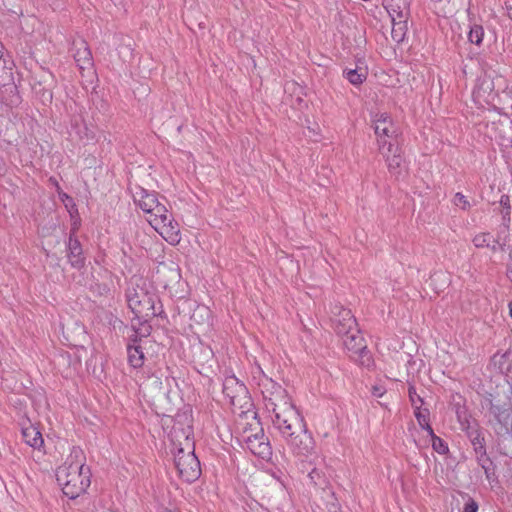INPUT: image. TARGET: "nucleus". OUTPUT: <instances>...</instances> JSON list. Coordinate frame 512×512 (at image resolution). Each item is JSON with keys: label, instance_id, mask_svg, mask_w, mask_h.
Returning <instances> with one entry per match:
<instances>
[{"label": "nucleus", "instance_id": "obj_29", "mask_svg": "<svg viewBox=\"0 0 512 512\" xmlns=\"http://www.w3.org/2000/svg\"><path fill=\"white\" fill-rule=\"evenodd\" d=\"M430 439H431V443H432V448L435 452L441 454V455H444L446 453H448L449 451V448H448V445L447 443L441 439L440 437H438L434 431H432V434H428Z\"/></svg>", "mask_w": 512, "mask_h": 512}, {"label": "nucleus", "instance_id": "obj_19", "mask_svg": "<svg viewBox=\"0 0 512 512\" xmlns=\"http://www.w3.org/2000/svg\"><path fill=\"white\" fill-rule=\"evenodd\" d=\"M21 432L22 438L27 445L34 449H41L43 447L44 439L37 427L29 424L27 426H23Z\"/></svg>", "mask_w": 512, "mask_h": 512}, {"label": "nucleus", "instance_id": "obj_47", "mask_svg": "<svg viewBox=\"0 0 512 512\" xmlns=\"http://www.w3.org/2000/svg\"><path fill=\"white\" fill-rule=\"evenodd\" d=\"M2 55H3V46L0 45V58L2 57Z\"/></svg>", "mask_w": 512, "mask_h": 512}, {"label": "nucleus", "instance_id": "obj_24", "mask_svg": "<svg viewBox=\"0 0 512 512\" xmlns=\"http://www.w3.org/2000/svg\"><path fill=\"white\" fill-rule=\"evenodd\" d=\"M494 361L502 374L512 373V351H506L499 356H495Z\"/></svg>", "mask_w": 512, "mask_h": 512}, {"label": "nucleus", "instance_id": "obj_12", "mask_svg": "<svg viewBox=\"0 0 512 512\" xmlns=\"http://www.w3.org/2000/svg\"><path fill=\"white\" fill-rule=\"evenodd\" d=\"M380 153L385 158L389 172L398 177L403 169V158L401 148L397 142H389L388 146Z\"/></svg>", "mask_w": 512, "mask_h": 512}, {"label": "nucleus", "instance_id": "obj_23", "mask_svg": "<svg viewBox=\"0 0 512 512\" xmlns=\"http://www.w3.org/2000/svg\"><path fill=\"white\" fill-rule=\"evenodd\" d=\"M127 356L129 364L134 368L142 367L144 363V353L139 345L133 344L127 346Z\"/></svg>", "mask_w": 512, "mask_h": 512}, {"label": "nucleus", "instance_id": "obj_2", "mask_svg": "<svg viewBox=\"0 0 512 512\" xmlns=\"http://www.w3.org/2000/svg\"><path fill=\"white\" fill-rule=\"evenodd\" d=\"M263 395L265 409L272 413V423L275 428L281 427L289 421L301 416L292 404L286 390L267 376L259 382Z\"/></svg>", "mask_w": 512, "mask_h": 512}, {"label": "nucleus", "instance_id": "obj_31", "mask_svg": "<svg viewBox=\"0 0 512 512\" xmlns=\"http://www.w3.org/2000/svg\"><path fill=\"white\" fill-rule=\"evenodd\" d=\"M472 242L477 248H485L489 246V242H492V235L489 232L479 233L475 235Z\"/></svg>", "mask_w": 512, "mask_h": 512}, {"label": "nucleus", "instance_id": "obj_3", "mask_svg": "<svg viewBox=\"0 0 512 512\" xmlns=\"http://www.w3.org/2000/svg\"><path fill=\"white\" fill-rule=\"evenodd\" d=\"M293 454L301 462L314 463L318 458L315 450V440L308 431L304 418L299 416L288 423L276 428Z\"/></svg>", "mask_w": 512, "mask_h": 512}, {"label": "nucleus", "instance_id": "obj_5", "mask_svg": "<svg viewBox=\"0 0 512 512\" xmlns=\"http://www.w3.org/2000/svg\"><path fill=\"white\" fill-rule=\"evenodd\" d=\"M146 219L166 241L171 244L180 242L179 225L163 203L157 202L151 211L147 212Z\"/></svg>", "mask_w": 512, "mask_h": 512}, {"label": "nucleus", "instance_id": "obj_13", "mask_svg": "<svg viewBox=\"0 0 512 512\" xmlns=\"http://www.w3.org/2000/svg\"><path fill=\"white\" fill-rule=\"evenodd\" d=\"M73 57L80 70H91L93 68L92 54L84 40L73 43Z\"/></svg>", "mask_w": 512, "mask_h": 512}, {"label": "nucleus", "instance_id": "obj_9", "mask_svg": "<svg viewBox=\"0 0 512 512\" xmlns=\"http://www.w3.org/2000/svg\"><path fill=\"white\" fill-rule=\"evenodd\" d=\"M374 130L377 135L379 151L388 146L398 136V131L387 113H378L374 117Z\"/></svg>", "mask_w": 512, "mask_h": 512}, {"label": "nucleus", "instance_id": "obj_6", "mask_svg": "<svg viewBox=\"0 0 512 512\" xmlns=\"http://www.w3.org/2000/svg\"><path fill=\"white\" fill-rule=\"evenodd\" d=\"M186 449L178 448L174 456L175 467L179 476L186 482H194L201 475L200 461L194 453V445L186 436Z\"/></svg>", "mask_w": 512, "mask_h": 512}, {"label": "nucleus", "instance_id": "obj_22", "mask_svg": "<svg viewBox=\"0 0 512 512\" xmlns=\"http://www.w3.org/2000/svg\"><path fill=\"white\" fill-rule=\"evenodd\" d=\"M407 20L408 18H399L395 19V21H392L391 36L392 39L397 43H401L405 39L406 33L408 31Z\"/></svg>", "mask_w": 512, "mask_h": 512}, {"label": "nucleus", "instance_id": "obj_10", "mask_svg": "<svg viewBox=\"0 0 512 512\" xmlns=\"http://www.w3.org/2000/svg\"><path fill=\"white\" fill-rule=\"evenodd\" d=\"M331 314L333 328L339 336L357 328L356 319L351 311L340 304H334L331 307Z\"/></svg>", "mask_w": 512, "mask_h": 512}, {"label": "nucleus", "instance_id": "obj_33", "mask_svg": "<svg viewBox=\"0 0 512 512\" xmlns=\"http://www.w3.org/2000/svg\"><path fill=\"white\" fill-rule=\"evenodd\" d=\"M492 125H493V128H495V131L497 132V134L495 135V138L499 141L506 140L504 128L512 129V126L507 122H506V124L501 123V122L492 123Z\"/></svg>", "mask_w": 512, "mask_h": 512}, {"label": "nucleus", "instance_id": "obj_16", "mask_svg": "<svg viewBox=\"0 0 512 512\" xmlns=\"http://www.w3.org/2000/svg\"><path fill=\"white\" fill-rule=\"evenodd\" d=\"M69 133L71 136L74 135L80 140L85 139L89 141L94 139V133L92 129L86 125L81 115H76L71 118Z\"/></svg>", "mask_w": 512, "mask_h": 512}, {"label": "nucleus", "instance_id": "obj_21", "mask_svg": "<svg viewBox=\"0 0 512 512\" xmlns=\"http://www.w3.org/2000/svg\"><path fill=\"white\" fill-rule=\"evenodd\" d=\"M466 432L476 454L481 455V457H485V439L482 432L476 427H471L470 429L466 430Z\"/></svg>", "mask_w": 512, "mask_h": 512}, {"label": "nucleus", "instance_id": "obj_18", "mask_svg": "<svg viewBox=\"0 0 512 512\" xmlns=\"http://www.w3.org/2000/svg\"><path fill=\"white\" fill-rule=\"evenodd\" d=\"M386 9L391 21L401 18H409L410 8L408 0H387Z\"/></svg>", "mask_w": 512, "mask_h": 512}, {"label": "nucleus", "instance_id": "obj_40", "mask_svg": "<svg viewBox=\"0 0 512 512\" xmlns=\"http://www.w3.org/2000/svg\"><path fill=\"white\" fill-rule=\"evenodd\" d=\"M384 394V390L381 387H373V395L376 397H382Z\"/></svg>", "mask_w": 512, "mask_h": 512}, {"label": "nucleus", "instance_id": "obj_44", "mask_svg": "<svg viewBox=\"0 0 512 512\" xmlns=\"http://www.w3.org/2000/svg\"><path fill=\"white\" fill-rule=\"evenodd\" d=\"M508 272L512 275V259H511V262L508 265Z\"/></svg>", "mask_w": 512, "mask_h": 512}, {"label": "nucleus", "instance_id": "obj_14", "mask_svg": "<svg viewBox=\"0 0 512 512\" xmlns=\"http://www.w3.org/2000/svg\"><path fill=\"white\" fill-rule=\"evenodd\" d=\"M491 413L494 415L496 421L500 424L501 428L499 434H506L512 430V409L508 405H491Z\"/></svg>", "mask_w": 512, "mask_h": 512}, {"label": "nucleus", "instance_id": "obj_39", "mask_svg": "<svg viewBox=\"0 0 512 512\" xmlns=\"http://www.w3.org/2000/svg\"><path fill=\"white\" fill-rule=\"evenodd\" d=\"M320 474L318 472L317 469H313L310 473H309V477L311 479L312 482L316 483V479L319 478Z\"/></svg>", "mask_w": 512, "mask_h": 512}, {"label": "nucleus", "instance_id": "obj_41", "mask_svg": "<svg viewBox=\"0 0 512 512\" xmlns=\"http://www.w3.org/2000/svg\"><path fill=\"white\" fill-rule=\"evenodd\" d=\"M59 197L63 202H65L66 200H69L70 202H72V199L69 197V195L62 191H59Z\"/></svg>", "mask_w": 512, "mask_h": 512}, {"label": "nucleus", "instance_id": "obj_17", "mask_svg": "<svg viewBox=\"0 0 512 512\" xmlns=\"http://www.w3.org/2000/svg\"><path fill=\"white\" fill-rule=\"evenodd\" d=\"M82 253L83 251L79 240L74 237V233H71L68 242V259L73 267L80 268L84 265Z\"/></svg>", "mask_w": 512, "mask_h": 512}, {"label": "nucleus", "instance_id": "obj_48", "mask_svg": "<svg viewBox=\"0 0 512 512\" xmlns=\"http://www.w3.org/2000/svg\"><path fill=\"white\" fill-rule=\"evenodd\" d=\"M164 512H180L178 510H170V509H166Z\"/></svg>", "mask_w": 512, "mask_h": 512}, {"label": "nucleus", "instance_id": "obj_25", "mask_svg": "<svg viewBox=\"0 0 512 512\" xmlns=\"http://www.w3.org/2000/svg\"><path fill=\"white\" fill-rule=\"evenodd\" d=\"M414 415L421 428L424 429L428 434H432L433 429L429 423V410L426 408L421 409V406H416Z\"/></svg>", "mask_w": 512, "mask_h": 512}, {"label": "nucleus", "instance_id": "obj_28", "mask_svg": "<svg viewBox=\"0 0 512 512\" xmlns=\"http://www.w3.org/2000/svg\"><path fill=\"white\" fill-rule=\"evenodd\" d=\"M500 206L502 207L500 214L502 216V223L510 224L511 220V206H510V198L508 195H502L499 201Z\"/></svg>", "mask_w": 512, "mask_h": 512}, {"label": "nucleus", "instance_id": "obj_30", "mask_svg": "<svg viewBox=\"0 0 512 512\" xmlns=\"http://www.w3.org/2000/svg\"><path fill=\"white\" fill-rule=\"evenodd\" d=\"M484 36V29L481 25L474 24L470 27L468 39L471 43L480 45Z\"/></svg>", "mask_w": 512, "mask_h": 512}, {"label": "nucleus", "instance_id": "obj_32", "mask_svg": "<svg viewBox=\"0 0 512 512\" xmlns=\"http://www.w3.org/2000/svg\"><path fill=\"white\" fill-rule=\"evenodd\" d=\"M453 203L455 206L459 207L462 210H468L471 207V204L468 201L467 197L460 192H457L454 195Z\"/></svg>", "mask_w": 512, "mask_h": 512}, {"label": "nucleus", "instance_id": "obj_20", "mask_svg": "<svg viewBox=\"0 0 512 512\" xmlns=\"http://www.w3.org/2000/svg\"><path fill=\"white\" fill-rule=\"evenodd\" d=\"M141 388L145 393H148L151 396H156L157 394L163 393V383L161 376L153 373L142 382Z\"/></svg>", "mask_w": 512, "mask_h": 512}, {"label": "nucleus", "instance_id": "obj_37", "mask_svg": "<svg viewBox=\"0 0 512 512\" xmlns=\"http://www.w3.org/2000/svg\"><path fill=\"white\" fill-rule=\"evenodd\" d=\"M478 462L484 469L485 473L488 474L489 466H490V460L485 454V457H481V455H478Z\"/></svg>", "mask_w": 512, "mask_h": 512}, {"label": "nucleus", "instance_id": "obj_35", "mask_svg": "<svg viewBox=\"0 0 512 512\" xmlns=\"http://www.w3.org/2000/svg\"><path fill=\"white\" fill-rule=\"evenodd\" d=\"M408 393H409L410 401L415 408H416V406L422 405L423 400L421 399V397L419 395H417L416 389L414 387H412V386L409 387Z\"/></svg>", "mask_w": 512, "mask_h": 512}, {"label": "nucleus", "instance_id": "obj_38", "mask_svg": "<svg viewBox=\"0 0 512 512\" xmlns=\"http://www.w3.org/2000/svg\"><path fill=\"white\" fill-rule=\"evenodd\" d=\"M498 243L495 242L494 236H492V242H489V246H486L485 248L490 249L492 252H498V251H505L503 247H497Z\"/></svg>", "mask_w": 512, "mask_h": 512}, {"label": "nucleus", "instance_id": "obj_46", "mask_svg": "<svg viewBox=\"0 0 512 512\" xmlns=\"http://www.w3.org/2000/svg\"><path fill=\"white\" fill-rule=\"evenodd\" d=\"M50 181L53 182L57 186V188L59 189L58 183H57V181L55 179L50 178Z\"/></svg>", "mask_w": 512, "mask_h": 512}, {"label": "nucleus", "instance_id": "obj_4", "mask_svg": "<svg viewBox=\"0 0 512 512\" xmlns=\"http://www.w3.org/2000/svg\"><path fill=\"white\" fill-rule=\"evenodd\" d=\"M128 306L134 315L139 319L155 317L158 312L155 308L157 296L150 292L142 279H136L126 292Z\"/></svg>", "mask_w": 512, "mask_h": 512}, {"label": "nucleus", "instance_id": "obj_43", "mask_svg": "<svg viewBox=\"0 0 512 512\" xmlns=\"http://www.w3.org/2000/svg\"><path fill=\"white\" fill-rule=\"evenodd\" d=\"M507 9L509 10L510 17L512 18V0L508 1Z\"/></svg>", "mask_w": 512, "mask_h": 512}, {"label": "nucleus", "instance_id": "obj_11", "mask_svg": "<svg viewBox=\"0 0 512 512\" xmlns=\"http://www.w3.org/2000/svg\"><path fill=\"white\" fill-rule=\"evenodd\" d=\"M247 448L256 456L262 459H269L272 455V448L269 439L265 436L262 428L250 435L244 436Z\"/></svg>", "mask_w": 512, "mask_h": 512}, {"label": "nucleus", "instance_id": "obj_26", "mask_svg": "<svg viewBox=\"0 0 512 512\" xmlns=\"http://www.w3.org/2000/svg\"><path fill=\"white\" fill-rule=\"evenodd\" d=\"M343 76L353 85L362 84L367 77V73L362 69H344Z\"/></svg>", "mask_w": 512, "mask_h": 512}, {"label": "nucleus", "instance_id": "obj_45", "mask_svg": "<svg viewBox=\"0 0 512 512\" xmlns=\"http://www.w3.org/2000/svg\"><path fill=\"white\" fill-rule=\"evenodd\" d=\"M509 313H510V316L512 317V300L509 303Z\"/></svg>", "mask_w": 512, "mask_h": 512}, {"label": "nucleus", "instance_id": "obj_15", "mask_svg": "<svg viewBox=\"0 0 512 512\" xmlns=\"http://www.w3.org/2000/svg\"><path fill=\"white\" fill-rule=\"evenodd\" d=\"M134 202L136 205L147 214L148 211H151V208L157 202H159L156 193L150 192L142 187H138L133 194Z\"/></svg>", "mask_w": 512, "mask_h": 512}, {"label": "nucleus", "instance_id": "obj_36", "mask_svg": "<svg viewBox=\"0 0 512 512\" xmlns=\"http://www.w3.org/2000/svg\"><path fill=\"white\" fill-rule=\"evenodd\" d=\"M478 508L479 507L477 502L471 497H468L467 501L464 504L462 512H477Z\"/></svg>", "mask_w": 512, "mask_h": 512}, {"label": "nucleus", "instance_id": "obj_1", "mask_svg": "<svg viewBox=\"0 0 512 512\" xmlns=\"http://www.w3.org/2000/svg\"><path fill=\"white\" fill-rule=\"evenodd\" d=\"M86 457L79 447H73L65 462L58 467L56 478L63 493L75 499L84 493L91 483V471L85 465Z\"/></svg>", "mask_w": 512, "mask_h": 512}, {"label": "nucleus", "instance_id": "obj_34", "mask_svg": "<svg viewBox=\"0 0 512 512\" xmlns=\"http://www.w3.org/2000/svg\"><path fill=\"white\" fill-rule=\"evenodd\" d=\"M456 415H457V419H458L463 430L466 431L472 427L467 418L466 411L464 409L458 407L456 410Z\"/></svg>", "mask_w": 512, "mask_h": 512}, {"label": "nucleus", "instance_id": "obj_42", "mask_svg": "<svg viewBox=\"0 0 512 512\" xmlns=\"http://www.w3.org/2000/svg\"><path fill=\"white\" fill-rule=\"evenodd\" d=\"M442 277H445V275H444L443 273H435V274L432 276L431 280H432V281H434L435 279H440V278H442Z\"/></svg>", "mask_w": 512, "mask_h": 512}, {"label": "nucleus", "instance_id": "obj_8", "mask_svg": "<svg viewBox=\"0 0 512 512\" xmlns=\"http://www.w3.org/2000/svg\"><path fill=\"white\" fill-rule=\"evenodd\" d=\"M223 394L229 399V403L240 409L251 406V400L244 384L235 376H228L223 382Z\"/></svg>", "mask_w": 512, "mask_h": 512}, {"label": "nucleus", "instance_id": "obj_27", "mask_svg": "<svg viewBox=\"0 0 512 512\" xmlns=\"http://www.w3.org/2000/svg\"><path fill=\"white\" fill-rule=\"evenodd\" d=\"M494 238L495 242L498 243L497 247H503L505 249L510 241V224L502 223Z\"/></svg>", "mask_w": 512, "mask_h": 512}, {"label": "nucleus", "instance_id": "obj_7", "mask_svg": "<svg viewBox=\"0 0 512 512\" xmlns=\"http://www.w3.org/2000/svg\"><path fill=\"white\" fill-rule=\"evenodd\" d=\"M343 344L350 353V358L360 366L370 369L374 365L373 357L367 349V345L358 328H355L347 334L340 335Z\"/></svg>", "mask_w": 512, "mask_h": 512}]
</instances>
